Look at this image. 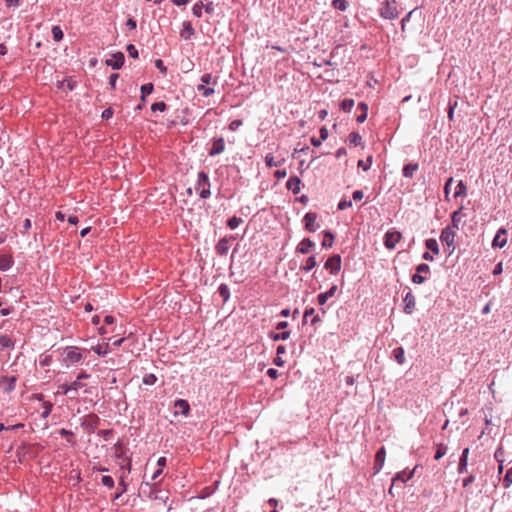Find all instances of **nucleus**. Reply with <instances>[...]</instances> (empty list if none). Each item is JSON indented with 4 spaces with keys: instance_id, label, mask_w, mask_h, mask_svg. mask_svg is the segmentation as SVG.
Masks as SVG:
<instances>
[{
    "instance_id": "f257e3e1",
    "label": "nucleus",
    "mask_w": 512,
    "mask_h": 512,
    "mask_svg": "<svg viewBox=\"0 0 512 512\" xmlns=\"http://www.w3.org/2000/svg\"><path fill=\"white\" fill-rule=\"evenodd\" d=\"M201 83L197 85V91L204 97H210L215 93L214 86L218 84V77L211 73H205L200 78Z\"/></svg>"
},
{
    "instance_id": "f03ea898",
    "label": "nucleus",
    "mask_w": 512,
    "mask_h": 512,
    "mask_svg": "<svg viewBox=\"0 0 512 512\" xmlns=\"http://www.w3.org/2000/svg\"><path fill=\"white\" fill-rule=\"evenodd\" d=\"M62 357V361L67 367L77 364L83 359L80 349L73 346L65 348Z\"/></svg>"
},
{
    "instance_id": "7ed1b4c3",
    "label": "nucleus",
    "mask_w": 512,
    "mask_h": 512,
    "mask_svg": "<svg viewBox=\"0 0 512 512\" xmlns=\"http://www.w3.org/2000/svg\"><path fill=\"white\" fill-rule=\"evenodd\" d=\"M196 189L199 190L202 199H207L211 195L209 177L204 171L198 173Z\"/></svg>"
},
{
    "instance_id": "20e7f679",
    "label": "nucleus",
    "mask_w": 512,
    "mask_h": 512,
    "mask_svg": "<svg viewBox=\"0 0 512 512\" xmlns=\"http://www.w3.org/2000/svg\"><path fill=\"white\" fill-rule=\"evenodd\" d=\"M379 13L385 19H395L398 17L399 12L397 9L396 0H386L382 3Z\"/></svg>"
},
{
    "instance_id": "39448f33",
    "label": "nucleus",
    "mask_w": 512,
    "mask_h": 512,
    "mask_svg": "<svg viewBox=\"0 0 512 512\" xmlns=\"http://www.w3.org/2000/svg\"><path fill=\"white\" fill-rule=\"evenodd\" d=\"M455 237L456 232L450 226L444 228L441 232L440 240L443 245L447 246L449 254H451L455 249Z\"/></svg>"
},
{
    "instance_id": "423d86ee",
    "label": "nucleus",
    "mask_w": 512,
    "mask_h": 512,
    "mask_svg": "<svg viewBox=\"0 0 512 512\" xmlns=\"http://www.w3.org/2000/svg\"><path fill=\"white\" fill-rule=\"evenodd\" d=\"M402 234L399 231H387L384 236V244L387 249H394L396 244L401 240Z\"/></svg>"
},
{
    "instance_id": "0eeeda50",
    "label": "nucleus",
    "mask_w": 512,
    "mask_h": 512,
    "mask_svg": "<svg viewBox=\"0 0 512 512\" xmlns=\"http://www.w3.org/2000/svg\"><path fill=\"white\" fill-rule=\"evenodd\" d=\"M325 269L331 274H337L341 269V257L340 255H333L328 258L325 263Z\"/></svg>"
},
{
    "instance_id": "6e6552de",
    "label": "nucleus",
    "mask_w": 512,
    "mask_h": 512,
    "mask_svg": "<svg viewBox=\"0 0 512 512\" xmlns=\"http://www.w3.org/2000/svg\"><path fill=\"white\" fill-rule=\"evenodd\" d=\"M316 220H317V214L314 213V212H308L305 214L304 216V224H305V229L308 231V232H315L318 228V225H316Z\"/></svg>"
},
{
    "instance_id": "1a4fd4ad",
    "label": "nucleus",
    "mask_w": 512,
    "mask_h": 512,
    "mask_svg": "<svg viewBox=\"0 0 512 512\" xmlns=\"http://www.w3.org/2000/svg\"><path fill=\"white\" fill-rule=\"evenodd\" d=\"M124 60V54L122 52H117L106 60V65L112 67L113 69H120L124 64Z\"/></svg>"
},
{
    "instance_id": "9d476101",
    "label": "nucleus",
    "mask_w": 512,
    "mask_h": 512,
    "mask_svg": "<svg viewBox=\"0 0 512 512\" xmlns=\"http://www.w3.org/2000/svg\"><path fill=\"white\" fill-rule=\"evenodd\" d=\"M420 272H424L425 274L430 272V267L427 264H419L416 267V273L412 276V282L415 284H422L425 281V277L420 275Z\"/></svg>"
},
{
    "instance_id": "9b49d317",
    "label": "nucleus",
    "mask_w": 512,
    "mask_h": 512,
    "mask_svg": "<svg viewBox=\"0 0 512 512\" xmlns=\"http://www.w3.org/2000/svg\"><path fill=\"white\" fill-rule=\"evenodd\" d=\"M385 458L386 450L384 447H381L375 455V462L373 466L374 474L378 473L382 469L385 462Z\"/></svg>"
},
{
    "instance_id": "f8f14e48",
    "label": "nucleus",
    "mask_w": 512,
    "mask_h": 512,
    "mask_svg": "<svg viewBox=\"0 0 512 512\" xmlns=\"http://www.w3.org/2000/svg\"><path fill=\"white\" fill-rule=\"evenodd\" d=\"M224 150H225L224 138H222V137L215 138V139H213L212 147L209 151V155L210 156L219 155V154L223 153Z\"/></svg>"
},
{
    "instance_id": "ddd939ff",
    "label": "nucleus",
    "mask_w": 512,
    "mask_h": 512,
    "mask_svg": "<svg viewBox=\"0 0 512 512\" xmlns=\"http://www.w3.org/2000/svg\"><path fill=\"white\" fill-rule=\"evenodd\" d=\"M507 231L504 228H501L498 230L497 234L495 235L492 245L493 247H499L502 248L506 245L507 239L505 237Z\"/></svg>"
},
{
    "instance_id": "4468645a",
    "label": "nucleus",
    "mask_w": 512,
    "mask_h": 512,
    "mask_svg": "<svg viewBox=\"0 0 512 512\" xmlns=\"http://www.w3.org/2000/svg\"><path fill=\"white\" fill-rule=\"evenodd\" d=\"M285 163V158H276L272 153L265 156V164L267 167H280Z\"/></svg>"
},
{
    "instance_id": "2eb2a0df",
    "label": "nucleus",
    "mask_w": 512,
    "mask_h": 512,
    "mask_svg": "<svg viewBox=\"0 0 512 512\" xmlns=\"http://www.w3.org/2000/svg\"><path fill=\"white\" fill-rule=\"evenodd\" d=\"M415 297L411 292H408L404 298V312L411 314L415 309Z\"/></svg>"
},
{
    "instance_id": "dca6fc26",
    "label": "nucleus",
    "mask_w": 512,
    "mask_h": 512,
    "mask_svg": "<svg viewBox=\"0 0 512 512\" xmlns=\"http://www.w3.org/2000/svg\"><path fill=\"white\" fill-rule=\"evenodd\" d=\"M314 242L309 238L303 239L297 246L296 251L301 254H307L314 247Z\"/></svg>"
},
{
    "instance_id": "f3484780",
    "label": "nucleus",
    "mask_w": 512,
    "mask_h": 512,
    "mask_svg": "<svg viewBox=\"0 0 512 512\" xmlns=\"http://www.w3.org/2000/svg\"><path fill=\"white\" fill-rule=\"evenodd\" d=\"M174 407L176 408L175 414L181 413L185 416L188 415L189 410H190L189 403L184 399L176 400Z\"/></svg>"
},
{
    "instance_id": "a211bd4d",
    "label": "nucleus",
    "mask_w": 512,
    "mask_h": 512,
    "mask_svg": "<svg viewBox=\"0 0 512 512\" xmlns=\"http://www.w3.org/2000/svg\"><path fill=\"white\" fill-rule=\"evenodd\" d=\"M301 180L297 176L291 177L287 183L286 187L288 190H291L294 194H298L301 190Z\"/></svg>"
},
{
    "instance_id": "6ab92c4d",
    "label": "nucleus",
    "mask_w": 512,
    "mask_h": 512,
    "mask_svg": "<svg viewBox=\"0 0 512 512\" xmlns=\"http://www.w3.org/2000/svg\"><path fill=\"white\" fill-rule=\"evenodd\" d=\"M229 248H230V240L226 237L220 239L215 246L216 252L220 255L227 254Z\"/></svg>"
},
{
    "instance_id": "aec40b11",
    "label": "nucleus",
    "mask_w": 512,
    "mask_h": 512,
    "mask_svg": "<svg viewBox=\"0 0 512 512\" xmlns=\"http://www.w3.org/2000/svg\"><path fill=\"white\" fill-rule=\"evenodd\" d=\"M337 285H333L328 291L318 295L317 300L320 305H324L329 298H332L337 292Z\"/></svg>"
},
{
    "instance_id": "412c9836",
    "label": "nucleus",
    "mask_w": 512,
    "mask_h": 512,
    "mask_svg": "<svg viewBox=\"0 0 512 512\" xmlns=\"http://www.w3.org/2000/svg\"><path fill=\"white\" fill-rule=\"evenodd\" d=\"M468 456H469V448H465L462 451V455L460 457L459 465H458V472L464 473L467 471V465H468Z\"/></svg>"
},
{
    "instance_id": "4be33fe9",
    "label": "nucleus",
    "mask_w": 512,
    "mask_h": 512,
    "mask_svg": "<svg viewBox=\"0 0 512 512\" xmlns=\"http://www.w3.org/2000/svg\"><path fill=\"white\" fill-rule=\"evenodd\" d=\"M414 475V470L406 473L405 471H401V472H398L395 477L392 479L393 480V485H396V483L398 481L402 482V483H405L407 482L408 480H410Z\"/></svg>"
},
{
    "instance_id": "5701e85b",
    "label": "nucleus",
    "mask_w": 512,
    "mask_h": 512,
    "mask_svg": "<svg viewBox=\"0 0 512 512\" xmlns=\"http://www.w3.org/2000/svg\"><path fill=\"white\" fill-rule=\"evenodd\" d=\"M195 31H194V28L192 27L191 23L188 22V21H185L183 23V28L180 32V36L182 38H184L185 40H188L191 38L192 35H194Z\"/></svg>"
},
{
    "instance_id": "b1692460",
    "label": "nucleus",
    "mask_w": 512,
    "mask_h": 512,
    "mask_svg": "<svg viewBox=\"0 0 512 512\" xmlns=\"http://www.w3.org/2000/svg\"><path fill=\"white\" fill-rule=\"evenodd\" d=\"M71 387L73 391V395L71 396V398H75L76 395L78 394V391L81 389H84L85 393L89 392L88 389H86V384L83 383L82 380H78V378H76V380L71 383Z\"/></svg>"
},
{
    "instance_id": "393cba45",
    "label": "nucleus",
    "mask_w": 512,
    "mask_h": 512,
    "mask_svg": "<svg viewBox=\"0 0 512 512\" xmlns=\"http://www.w3.org/2000/svg\"><path fill=\"white\" fill-rule=\"evenodd\" d=\"M464 215L462 213V208L456 210L453 212L452 214V226L451 228H453L454 230L458 229L459 228V224L460 222L462 221Z\"/></svg>"
},
{
    "instance_id": "a878e982",
    "label": "nucleus",
    "mask_w": 512,
    "mask_h": 512,
    "mask_svg": "<svg viewBox=\"0 0 512 512\" xmlns=\"http://www.w3.org/2000/svg\"><path fill=\"white\" fill-rule=\"evenodd\" d=\"M13 264V259L8 255H0V270H8Z\"/></svg>"
},
{
    "instance_id": "bb28decb",
    "label": "nucleus",
    "mask_w": 512,
    "mask_h": 512,
    "mask_svg": "<svg viewBox=\"0 0 512 512\" xmlns=\"http://www.w3.org/2000/svg\"><path fill=\"white\" fill-rule=\"evenodd\" d=\"M358 109H360V115L357 116V122L363 123L367 119L368 113V105L364 102L358 104Z\"/></svg>"
},
{
    "instance_id": "cd10ccee",
    "label": "nucleus",
    "mask_w": 512,
    "mask_h": 512,
    "mask_svg": "<svg viewBox=\"0 0 512 512\" xmlns=\"http://www.w3.org/2000/svg\"><path fill=\"white\" fill-rule=\"evenodd\" d=\"M425 245L427 247L428 250H430L431 252H433L434 254H439V245H438V242L436 239L434 238H429L425 241Z\"/></svg>"
},
{
    "instance_id": "c85d7f7f",
    "label": "nucleus",
    "mask_w": 512,
    "mask_h": 512,
    "mask_svg": "<svg viewBox=\"0 0 512 512\" xmlns=\"http://www.w3.org/2000/svg\"><path fill=\"white\" fill-rule=\"evenodd\" d=\"M14 342L10 337L4 334H0V348L1 349H7V348H13Z\"/></svg>"
},
{
    "instance_id": "c756f323",
    "label": "nucleus",
    "mask_w": 512,
    "mask_h": 512,
    "mask_svg": "<svg viewBox=\"0 0 512 512\" xmlns=\"http://www.w3.org/2000/svg\"><path fill=\"white\" fill-rule=\"evenodd\" d=\"M417 169V164H407L403 168V175L407 178H412Z\"/></svg>"
},
{
    "instance_id": "7c9ffc66",
    "label": "nucleus",
    "mask_w": 512,
    "mask_h": 512,
    "mask_svg": "<svg viewBox=\"0 0 512 512\" xmlns=\"http://www.w3.org/2000/svg\"><path fill=\"white\" fill-rule=\"evenodd\" d=\"M334 235L330 231L324 232V240L322 241V246L325 248H330L333 245Z\"/></svg>"
},
{
    "instance_id": "2f4dec72",
    "label": "nucleus",
    "mask_w": 512,
    "mask_h": 512,
    "mask_svg": "<svg viewBox=\"0 0 512 512\" xmlns=\"http://www.w3.org/2000/svg\"><path fill=\"white\" fill-rule=\"evenodd\" d=\"M447 452V446L443 443H439L436 445V453H435V460L441 459Z\"/></svg>"
},
{
    "instance_id": "473e14b6",
    "label": "nucleus",
    "mask_w": 512,
    "mask_h": 512,
    "mask_svg": "<svg viewBox=\"0 0 512 512\" xmlns=\"http://www.w3.org/2000/svg\"><path fill=\"white\" fill-rule=\"evenodd\" d=\"M467 188L466 185L463 183V181H459L454 192V197H460L466 195Z\"/></svg>"
},
{
    "instance_id": "72a5a7b5",
    "label": "nucleus",
    "mask_w": 512,
    "mask_h": 512,
    "mask_svg": "<svg viewBox=\"0 0 512 512\" xmlns=\"http://www.w3.org/2000/svg\"><path fill=\"white\" fill-rule=\"evenodd\" d=\"M58 394L69 395L70 397L73 395L71 384H61L58 386Z\"/></svg>"
},
{
    "instance_id": "f704fd0d",
    "label": "nucleus",
    "mask_w": 512,
    "mask_h": 512,
    "mask_svg": "<svg viewBox=\"0 0 512 512\" xmlns=\"http://www.w3.org/2000/svg\"><path fill=\"white\" fill-rule=\"evenodd\" d=\"M394 357L396 359V361L399 363V364H403L405 362V357H404V349L402 347H398L396 348L394 351Z\"/></svg>"
},
{
    "instance_id": "c9c22d12",
    "label": "nucleus",
    "mask_w": 512,
    "mask_h": 512,
    "mask_svg": "<svg viewBox=\"0 0 512 512\" xmlns=\"http://www.w3.org/2000/svg\"><path fill=\"white\" fill-rule=\"evenodd\" d=\"M243 222L242 218L233 216L227 221V226L230 229H236Z\"/></svg>"
},
{
    "instance_id": "e433bc0d",
    "label": "nucleus",
    "mask_w": 512,
    "mask_h": 512,
    "mask_svg": "<svg viewBox=\"0 0 512 512\" xmlns=\"http://www.w3.org/2000/svg\"><path fill=\"white\" fill-rule=\"evenodd\" d=\"M332 6L340 11H345L348 6V2L346 0H333Z\"/></svg>"
},
{
    "instance_id": "4c0bfd02",
    "label": "nucleus",
    "mask_w": 512,
    "mask_h": 512,
    "mask_svg": "<svg viewBox=\"0 0 512 512\" xmlns=\"http://www.w3.org/2000/svg\"><path fill=\"white\" fill-rule=\"evenodd\" d=\"M316 265H317V262H316V258H315V256H310V257L306 260V264L302 267V269H303V270H305V271H310V270H312Z\"/></svg>"
},
{
    "instance_id": "58836bf2",
    "label": "nucleus",
    "mask_w": 512,
    "mask_h": 512,
    "mask_svg": "<svg viewBox=\"0 0 512 512\" xmlns=\"http://www.w3.org/2000/svg\"><path fill=\"white\" fill-rule=\"evenodd\" d=\"M153 91V84L152 83H147V84H144L141 86V99L142 101H144L145 99V96L148 95V94H151Z\"/></svg>"
},
{
    "instance_id": "ea45409f",
    "label": "nucleus",
    "mask_w": 512,
    "mask_h": 512,
    "mask_svg": "<svg viewBox=\"0 0 512 512\" xmlns=\"http://www.w3.org/2000/svg\"><path fill=\"white\" fill-rule=\"evenodd\" d=\"M53 39L58 42L63 39V31L59 26L52 27Z\"/></svg>"
},
{
    "instance_id": "a19ab883",
    "label": "nucleus",
    "mask_w": 512,
    "mask_h": 512,
    "mask_svg": "<svg viewBox=\"0 0 512 512\" xmlns=\"http://www.w3.org/2000/svg\"><path fill=\"white\" fill-rule=\"evenodd\" d=\"M354 106V100L353 99H344L341 103H340V107L341 109H343L344 111L346 112H349L351 111V109L353 108Z\"/></svg>"
},
{
    "instance_id": "79ce46f5",
    "label": "nucleus",
    "mask_w": 512,
    "mask_h": 512,
    "mask_svg": "<svg viewBox=\"0 0 512 512\" xmlns=\"http://www.w3.org/2000/svg\"><path fill=\"white\" fill-rule=\"evenodd\" d=\"M512 485V467L507 470L503 478V486L509 488Z\"/></svg>"
},
{
    "instance_id": "37998d69",
    "label": "nucleus",
    "mask_w": 512,
    "mask_h": 512,
    "mask_svg": "<svg viewBox=\"0 0 512 512\" xmlns=\"http://www.w3.org/2000/svg\"><path fill=\"white\" fill-rule=\"evenodd\" d=\"M361 140H362V138H361L360 134H358L356 132H352L349 135V142H350V144H353L354 146L360 145Z\"/></svg>"
},
{
    "instance_id": "c03bdc74",
    "label": "nucleus",
    "mask_w": 512,
    "mask_h": 512,
    "mask_svg": "<svg viewBox=\"0 0 512 512\" xmlns=\"http://www.w3.org/2000/svg\"><path fill=\"white\" fill-rule=\"evenodd\" d=\"M59 88H66L69 91H72L75 88V82L71 79L64 80L59 82Z\"/></svg>"
},
{
    "instance_id": "a18cd8bd",
    "label": "nucleus",
    "mask_w": 512,
    "mask_h": 512,
    "mask_svg": "<svg viewBox=\"0 0 512 512\" xmlns=\"http://www.w3.org/2000/svg\"><path fill=\"white\" fill-rule=\"evenodd\" d=\"M52 407H53V405L50 402L43 403V412H42L43 418H47L50 415V413L52 411Z\"/></svg>"
},
{
    "instance_id": "49530a36",
    "label": "nucleus",
    "mask_w": 512,
    "mask_h": 512,
    "mask_svg": "<svg viewBox=\"0 0 512 512\" xmlns=\"http://www.w3.org/2000/svg\"><path fill=\"white\" fill-rule=\"evenodd\" d=\"M157 378L154 374H146L144 377H143V383L145 385H153L155 384Z\"/></svg>"
},
{
    "instance_id": "de8ad7c7",
    "label": "nucleus",
    "mask_w": 512,
    "mask_h": 512,
    "mask_svg": "<svg viewBox=\"0 0 512 512\" xmlns=\"http://www.w3.org/2000/svg\"><path fill=\"white\" fill-rule=\"evenodd\" d=\"M290 336V332L289 331H283L282 333H277V334H274L272 336L273 340L274 341H278V340H286L288 339Z\"/></svg>"
},
{
    "instance_id": "09e8293b",
    "label": "nucleus",
    "mask_w": 512,
    "mask_h": 512,
    "mask_svg": "<svg viewBox=\"0 0 512 512\" xmlns=\"http://www.w3.org/2000/svg\"><path fill=\"white\" fill-rule=\"evenodd\" d=\"M101 482L104 486L108 488H113L114 486V480L111 476H103Z\"/></svg>"
},
{
    "instance_id": "8fccbe9b",
    "label": "nucleus",
    "mask_w": 512,
    "mask_h": 512,
    "mask_svg": "<svg viewBox=\"0 0 512 512\" xmlns=\"http://www.w3.org/2000/svg\"><path fill=\"white\" fill-rule=\"evenodd\" d=\"M152 111H160L163 112L166 109V104L164 102H155L151 106Z\"/></svg>"
},
{
    "instance_id": "3c124183",
    "label": "nucleus",
    "mask_w": 512,
    "mask_h": 512,
    "mask_svg": "<svg viewBox=\"0 0 512 512\" xmlns=\"http://www.w3.org/2000/svg\"><path fill=\"white\" fill-rule=\"evenodd\" d=\"M126 50L130 57H132V58L138 57V50L136 49V47L133 44H129L127 46Z\"/></svg>"
},
{
    "instance_id": "603ef678",
    "label": "nucleus",
    "mask_w": 512,
    "mask_h": 512,
    "mask_svg": "<svg viewBox=\"0 0 512 512\" xmlns=\"http://www.w3.org/2000/svg\"><path fill=\"white\" fill-rule=\"evenodd\" d=\"M98 355L100 356H104L108 353V344L106 345L105 348H103L102 346L98 345L96 347H93L92 348Z\"/></svg>"
},
{
    "instance_id": "864d4df0",
    "label": "nucleus",
    "mask_w": 512,
    "mask_h": 512,
    "mask_svg": "<svg viewBox=\"0 0 512 512\" xmlns=\"http://www.w3.org/2000/svg\"><path fill=\"white\" fill-rule=\"evenodd\" d=\"M202 8H203V4L201 2L196 3L193 6V14L195 16H197V17H201V15H202Z\"/></svg>"
},
{
    "instance_id": "5fc2aeb1",
    "label": "nucleus",
    "mask_w": 512,
    "mask_h": 512,
    "mask_svg": "<svg viewBox=\"0 0 512 512\" xmlns=\"http://www.w3.org/2000/svg\"><path fill=\"white\" fill-rule=\"evenodd\" d=\"M352 206V202L351 201H347V200H341L339 203H338V209L339 210H345L349 207Z\"/></svg>"
},
{
    "instance_id": "6e6d98bb",
    "label": "nucleus",
    "mask_w": 512,
    "mask_h": 512,
    "mask_svg": "<svg viewBox=\"0 0 512 512\" xmlns=\"http://www.w3.org/2000/svg\"><path fill=\"white\" fill-rule=\"evenodd\" d=\"M242 120H233L230 124H229V129L232 130V131H235L237 130L241 125H242Z\"/></svg>"
},
{
    "instance_id": "4d7b16f0",
    "label": "nucleus",
    "mask_w": 512,
    "mask_h": 512,
    "mask_svg": "<svg viewBox=\"0 0 512 512\" xmlns=\"http://www.w3.org/2000/svg\"><path fill=\"white\" fill-rule=\"evenodd\" d=\"M118 77H119V75L117 73H113V74L110 75V77H109V84H110L112 89H115L116 81H117Z\"/></svg>"
},
{
    "instance_id": "13d9d810",
    "label": "nucleus",
    "mask_w": 512,
    "mask_h": 512,
    "mask_svg": "<svg viewBox=\"0 0 512 512\" xmlns=\"http://www.w3.org/2000/svg\"><path fill=\"white\" fill-rule=\"evenodd\" d=\"M155 66L162 72V73H166L167 72V68L166 66L164 65L163 61L158 59L155 61Z\"/></svg>"
},
{
    "instance_id": "bf43d9fd",
    "label": "nucleus",
    "mask_w": 512,
    "mask_h": 512,
    "mask_svg": "<svg viewBox=\"0 0 512 512\" xmlns=\"http://www.w3.org/2000/svg\"><path fill=\"white\" fill-rule=\"evenodd\" d=\"M452 183H453V178H452V177H450V178L446 181V183H445V186H444V193H445L446 198H447V197H448V195H449V192H450V186H451V184H452Z\"/></svg>"
},
{
    "instance_id": "052dcab7",
    "label": "nucleus",
    "mask_w": 512,
    "mask_h": 512,
    "mask_svg": "<svg viewBox=\"0 0 512 512\" xmlns=\"http://www.w3.org/2000/svg\"><path fill=\"white\" fill-rule=\"evenodd\" d=\"M364 197V194L361 190H356L353 192V199L355 201H361Z\"/></svg>"
},
{
    "instance_id": "680f3d73",
    "label": "nucleus",
    "mask_w": 512,
    "mask_h": 512,
    "mask_svg": "<svg viewBox=\"0 0 512 512\" xmlns=\"http://www.w3.org/2000/svg\"><path fill=\"white\" fill-rule=\"evenodd\" d=\"M474 481H475V476H474V475H469L468 477H466V478L463 480V486H464V487H467V486H469L470 484H472Z\"/></svg>"
},
{
    "instance_id": "e2e57ef3",
    "label": "nucleus",
    "mask_w": 512,
    "mask_h": 512,
    "mask_svg": "<svg viewBox=\"0 0 512 512\" xmlns=\"http://www.w3.org/2000/svg\"><path fill=\"white\" fill-rule=\"evenodd\" d=\"M113 116L112 108H107L102 112V118L109 119Z\"/></svg>"
},
{
    "instance_id": "0e129e2a",
    "label": "nucleus",
    "mask_w": 512,
    "mask_h": 512,
    "mask_svg": "<svg viewBox=\"0 0 512 512\" xmlns=\"http://www.w3.org/2000/svg\"><path fill=\"white\" fill-rule=\"evenodd\" d=\"M274 176L277 178V179H282V178H285L287 176V171L286 170H276L274 172Z\"/></svg>"
},
{
    "instance_id": "69168bd1",
    "label": "nucleus",
    "mask_w": 512,
    "mask_h": 512,
    "mask_svg": "<svg viewBox=\"0 0 512 512\" xmlns=\"http://www.w3.org/2000/svg\"><path fill=\"white\" fill-rule=\"evenodd\" d=\"M457 106V102L455 101L453 104L449 105L448 118L449 120L453 119L454 110Z\"/></svg>"
},
{
    "instance_id": "338daca9",
    "label": "nucleus",
    "mask_w": 512,
    "mask_h": 512,
    "mask_svg": "<svg viewBox=\"0 0 512 512\" xmlns=\"http://www.w3.org/2000/svg\"><path fill=\"white\" fill-rule=\"evenodd\" d=\"M267 375L271 378V379H276L278 377V371L274 368H270L268 369L267 371Z\"/></svg>"
},
{
    "instance_id": "774afa93",
    "label": "nucleus",
    "mask_w": 512,
    "mask_h": 512,
    "mask_svg": "<svg viewBox=\"0 0 512 512\" xmlns=\"http://www.w3.org/2000/svg\"><path fill=\"white\" fill-rule=\"evenodd\" d=\"M219 293H220L221 296L227 297L228 296V288H227V286L226 285H221L219 287Z\"/></svg>"
}]
</instances>
